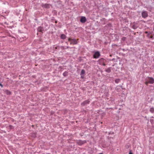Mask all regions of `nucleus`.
Segmentation results:
<instances>
[{"label":"nucleus","mask_w":154,"mask_h":154,"mask_svg":"<svg viewBox=\"0 0 154 154\" xmlns=\"http://www.w3.org/2000/svg\"><path fill=\"white\" fill-rule=\"evenodd\" d=\"M99 63L101 65H102L104 66H105V63L106 62V60L103 58L100 59L99 60Z\"/></svg>","instance_id":"1"},{"label":"nucleus","mask_w":154,"mask_h":154,"mask_svg":"<svg viewBox=\"0 0 154 154\" xmlns=\"http://www.w3.org/2000/svg\"><path fill=\"white\" fill-rule=\"evenodd\" d=\"M100 53L98 51L96 52L93 55L94 58H97L100 56Z\"/></svg>","instance_id":"2"},{"label":"nucleus","mask_w":154,"mask_h":154,"mask_svg":"<svg viewBox=\"0 0 154 154\" xmlns=\"http://www.w3.org/2000/svg\"><path fill=\"white\" fill-rule=\"evenodd\" d=\"M86 143V141H82L81 140H77L76 141V143L79 145H82L84 143Z\"/></svg>","instance_id":"3"},{"label":"nucleus","mask_w":154,"mask_h":154,"mask_svg":"<svg viewBox=\"0 0 154 154\" xmlns=\"http://www.w3.org/2000/svg\"><path fill=\"white\" fill-rule=\"evenodd\" d=\"M148 13L147 11H144L142 12V16L143 18H146L148 16Z\"/></svg>","instance_id":"4"},{"label":"nucleus","mask_w":154,"mask_h":154,"mask_svg":"<svg viewBox=\"0 0 154 154\" xmlns=\"http://www.w3.org/2000/svg\"><path fill=\"white\" fill-rule=\"evenodd\" d=\"M148 81L149 83L152 84L154 83V79L152 77H149Z\"/></svg>","instance_id":"5"},{"label":"nucleus","mask_w":154,"mask_h":154,"mask_svg":"<svg viewBox=\"0 0 154 154\" xmlns=\"http://www.w3.org/2000/svg\"><path fill=\"white\" fill-rule=\"evenodd\" d=\"M37 30L38 32H42L44 31V28L42 26H39Z\"/></svg>","instance_id":"6"},{"label":"nucleus","mask_w":154,"mask_h":154,"mask_svg":"<svg viewBox=\"0 0 154 154\" xmlns=\"http://www.w3.org/2000/svg\"><path fill=\"white\" fill-rule=\"evenodd\" d=\"M86 18L85 17H82L80 19V22L82 23H84L86 21Z\"/></svg>","instance_id":"7"},{"label":"nucleus","mask_w":154,"mask_h":154,"mask_svg":"<svg viewBox=\"0 0 154 154\" xmlns=\"http://www.w3.org/2000/svg\"><path fill=\"white\" fill-rule=\"evenodd\" d=\"M42 7L43 8H50V6L49 4H42Z\"/></svg>","instance_id":"8"},{"label":"nucleus","mask_w":154,"mask_h":154,"mask_svg":"<svg viewBox=\"0 0 154 154\" xmlns=\"http://www.w3.org/2000/svg\"><path fill=\"white\" fill-rule=\"evenodd\" d=\"M77 44V42L76 40L75 39H72L71 40V42L70 43V44Z\"/></svg>","instance_id":"9"},{"label":"nucleus","mask_w":154,"mask_h":154,"mask_svg":"<svg viewBox=\"0 0 154 154\" xmlns=\"http://www.w3.org/2000/svg\"><path fill=\"white\" fill-rule=\"evenodd\" d=\"M4 91L7 95H10L11 94V92L8 90H5Z\"/></svg>","instance_id":"10"},{"label":"nucleus","mask_w":154,"mask_h":154,"mask_svg":"<svg viewBox=\"0 0 154 154\" xmlns=\"http://www.w3.org/2000/svg\"><path fill=\"white\" fill-rule=\"evenodd\" d=\"M60 38L62 39H65L66 38V36L65 35L62 34L61 35Z\"/></svg>","instance_id":"11"},{"label":"nucleus","mask_w":154,"mask_h":154,"mask_svg":"<svg viewBox=\"0 0 154 154\" xmlns=\"http://www.w3.org/2000/svg\"><path fill=\"white\" fill-rule=\"evenodd\" d=\"M68 72L67 71H65L63 73V75L64 76L66 77L68 75Z\"/></svg>","instance_id":"12"},{"label":"nucleus","mask_w":154,"mask_h":154,"mask_svg":"<svg viewBox=\"0 0 154 154\" xmlns=\"http://www.w3.org/2000/svg\"><path fill=\"white\" fill-rule=\"evenodd\" d=\"M150 111L152 113H154V108L153 107L151 108L150 109Z\"/></svg>","instance_id":"13"},{"label":"nucleus","mask_w":154,"mask_h":154,"mask_svg":"<svg viewBox=\"0 0 154 154\" xmlns=\"http://www.w3.org/2000/svg\"><path fill=\"white\" fill-rule=\"evenodd\" d=\"M85 73V71L84 70L82 69L81 72V75L82 77H83L82 75H83Z\"/></svg>","instance_id":"14"},{"label":"nucleus","mask_w":154,"mask_h":154,"mask_svg":"<svg viewBox=\"0 0 154 154\" xmlns=\"http://www.w3.org/2000/svg\"><path fill=\"white\" fill-rule=\"evenodd\" d=\"M120 82V79H116L115 80V82L116 83H118Z\"/></svg>","instance_id":"15"},{"label":"nucleus","mask_w":154,"mask_h":154,"mask_svg":"<svg viewBox=\"0 0 154 154\" xmlns=\"http://www.w3.org/2000/svg\"><path fill=\"white\" fill-rule=\"evenodd\" d=\"M106 71L109 73L111 71V70L110 68H108L106 70Z\"/></svg>","instance_id":"16"},{"label":"nucleus","mask_w":154,"mask_h":154,"mask_svg":"<svg viewBox=\"0 0 154 154\" xmlns=\"http://www.w3.org/2000/svg\"><path fill=\"white\" fill-rule=\"evenodd\" d=\"M61 48H62L63 49H66V48H70V47H69V46H67L65 48H64V47L63 46H62Z\"/></svg>","instance_id":"17"},{"label":"nucleus","mask_w":154,"mask_h":154,"mask_svg":"<svg viewBox=\"0 0 154 154\" xmlns=\"http://www.w3.org/2000/svg\"><path fill=\"white\" fill-rule=\"evenodd\" d=\"M86 101L84 102L83 103H82V105H85L86 103Z\"/></svg>","instance_id":"18"},{"label":"nucleus","mask_w":154,"mask_h":154,"mask_svg":"<svg viewBox=\"0 0 154 154\" xmlns=\"http://www.w3.org/2000/svg\"><path fill=\"white\" fill-rule=\"evenodd\" d=\"M148 83H149L148 82V81H146L145 82V84L146 85H147Z\"/></svg>","instance_id":"19"},{"label":"nucleus","mask_w":154,"mask_h":154,"mask_svg":"<svg viewBox=\"0 0 154 154\" xmlns=\"http://www.w3.org/2000/svg\"><path fill=\"white\" fill-rule=\"evenodd\" d=\"M125 37H123L122 38V39L123 40H124V41L125 40Z\"/></svg>","instance_id":"20"},{"label":"nucleus","mask_w":154,"mask_h":154,"mask_svg":"<svg viewBox=\"0 0 154 154\" xmlns=\"http://www.w3.org/2000/svg\"><path fill=\"white\" fill-rule=\"evenodd\" d=\"M150 36V35H149V34H148L147 35V36L149 38V36Z\"/></svg>","instance_id":"21"},{"label":"nucleus","mask_w":154,"mask_h":154,"mask_svg":"<svg viewBox=\"0 0 154 154\" xmlns=\"http://www.w3.org/2000/svg\"><path fill=\"white\" fill-rule=\"evenodd\" d=\"M72 40V39L70 38H69L68 39V41H70L71 42V40Z\"/></svg>","instance_id":"22"},{"label":"nucleus","mask_w":154,"mask_h":154,"mask_svg":"<svg viewBox=\"0 0 154 154\" xmlns=\"http://www.w3.org/2000/svg\"><path fill=\"white\" fill-rule=\"evenodd\" d=\"M0 86L2 87V88L3 87V85L1 83H0Z\"/></svg>","instance_id":"23"},{"label":"nucleus","mask_w":154,"mask_h":154,"mask_svg":"<svg viewBox=\"0 0 154 154\" xmlns=\"http://www.w3.org/2000/svg\"><path fill=\"white\" fill-rule=\"evenodd\" d=\"M153 38V36L152 35H151L149 36V38Z\"/></svg>","instance_id":"24"},{"label":"nucleus","mask_w":154,"mask_h":154,"mask_svg":"<svg viewBox=\"0 0 154 154\" xmlns=\"http://www.w3.org/2000/svg\"><path fill=\"white\" fill-rule=\"evenodd\" d=\"M148 34H149V35H150L152 34V33L151 32H148Z\"/></svg>","instance_id":"25"},{"label":"nucleus","mask_w":154,"mask_h":154,"mask_svg":"<svg viewBox=\"0 0 154 154\" xmlns=\"http://www.w3.org/2000/svg\"><path fill=\"white\" fill-rule=\"evenodd\" d=\"M145 33L148 34V32L147 31H146L145 32Z\"/></svg>","instance_id":"26"},{"label":"nucleus","mask_w":154,"mask_h":154,"mask_svg":"<svg viewBox=\"0 0 154 154\" xmlns=\"http://www.w3.org/2000/svg\"><path fill=\"white\" fill-rule=\"evenodd\" d=\"M129 154H133V153H132L131 152H130L129 153Z\"/></svg>","instance_id":"27"},{"label":"nucleus","mask_w":154,"mask_h":154,"mask_svg":"<svg viewBox=\"0 0 154 154\" xmlns=\"http://www.w3.org/2000/svg\"><path fill=\"white\" fill-rule=\"evenodd\" d=\"M153 30L154 31V25L153 27Z\"/></svg>","instance_id":"28"},{"label":"nucleus","mask_w":154,"mask_h":154,"mask_svg":"<svg viewBox=\"0 0 154 154\" xmlns=\"http://www.w3.org/2000/svg\"><path fill=\"white\" fill-rule=\"evenodd\" d=\"M153 61H154V59H153Z\"/></svg>","instance_id":"29"}]
</instances>
